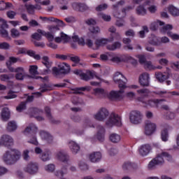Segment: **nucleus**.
<instances>
[{
    "label": "nucleus",
    "instance_id": "obj_1",
    "mask_svg": "<svg viewBox=\"0 0 179 179\" xmlns=\"http://www.w3.org/2000/svg\"><path fill=\"white\" fill-rule=\"evenodd\" d=\"M94 118L97 121H106V125L108 128H111L115 125L116 127H121L122 122H121V117L116 113H112L110 115V112L106 108H101L98 112L94 115Z\"/></svg>",
    "mask_w": 179,
    "mask_h": 179
},
{
    "label": "nucleus",
    "instance_id": "obj_2",
    "mask_svg": "<svg viewBox=\"0 0 179 179\" xmlns=\"http://www.w3.org/2000/svg\"><path fill=\"white\" fill-rule=\"evenodd\" d=\"M113 80L116 85H118L120 90L119 91H111L108 97L110 100H121L122 94H124V89H127L128 80L120 72H116L113 76Z\"/></svg>",
    "mask_w": 179,
    "mask_h": 179
},
{
    "label": "nucleus",
    "instance_id": "obj_3",
    "mask_svg": "<svg viewBox=\"0 0 179 179\" xmlns=\"http://www.w3.org/2000/svg\"><path fill=\"white\" fill-rule=\"evenodd\" d=\"M137 93L140 96L137 98L138 101H141V103H143V104H145V106L155 107V106L162 104L163 101H166V99H164L148 101L146 99L149 97V93H150V91H149V90L146 88H143L137 90Z\"/></svg>",
    "mask_w": 179,
    "mask_h": 179
},
{
    "label": "nucleus",
    "instance_id": "obj_4",
    "mask_svg": "<svg viewBox=\"0 0 179 179\" xmlns=\"http://www.w3.org/2000/svg\"><path fill=\"white\" fill-rule=\"evenodd\" d=\"M20 151L15 148L10 149L5 152L3 155V162L7 166H12L16 164L20 160Z\"/></svg>",
    "mask_w": 179,
    "mask_h": 179
},
{
    "label": "nucleus",
    "instance_id": "obj_5",
    "mask_svg": "<svg viewBox=\"0 0 179 179\" xmlns=\"http://www.w3.org/2000/svg\"><path fill=\"white\" fill-rule=\"evenodd\" d=\"M37 131H38V128L34 124H31L24 131V134L26 136H32L28 142L29 143H31L32 145H35L37 146L38 145V141H37V137H36V134H37Z\"/></svg>",
    "mask_w": 179,
    "mask_h": 179
},
{
    "label": "nucleus",
    "instance_id": "obj_6",
    "mask_svg": "<svg viewBox=\"0 0 179 179\" xmlns=\"http://www.w3.org/2000/svg\"><path fill=\"white\" fill-rule=\"evenodd\" d=\"M123 5H125V1L120 0L117 3L114 4L113 6V9L114 10V16L115 17H117V19H122V17H125V15H127V10H131V9H134V8L131 6H127L122 10V15L118 13V9L121 8V6H123Z\"/></svg>",
    "mask_w": 179,
    "mask_h": 179
},
{
    "label": "nucleus",
    "instance_id": "obj_7",
    "mask_svg": "<svg viewBox=\"0 0 179 179\" xmlns=\"http://www.w3.org/2000/svg\"><path fill=\"white\" fill-rule=\"evenodd\" d=\"M58 67L52 68V73L55 76H59V75H66L71 72V66L66 63H59L57 65Z\"/></svg>",
    "mask_w": 179,
    "mask_h": 179
},
{
    "label": "nucleus",
    "instance_id": "obj_8",
    "mask_svg": "<svg viewBox=\"0 0 179 179\" xmlns=\"http://www.w3.org/2000/svg\"><path fill=\"white\" fill-rule=\"evenodd\" d=\"M38 163L31 162L23 168V170L30 176H36L38 173Z\"/></svg>",
    "mask_w": 179,
    "mask_h": 179
},
{
    "label": "nucleus",
    "instance_id": "obj_9",
    "mask_svg": "<svg viewBox=\"0 0 179 179\" xmlns=\"http://www.w3.org/2000/svg\"><path fill=\"white\" fill-rule=\"evenodd\" d=\"M72 40L73 43H78L80 45H93V41L90 38H85V36L79 37L78 35H74L72 36Z\"/></svg>",
    "mask_w": 179,
    "mask_h": 179
},
{
    "label": "nucleus",
    "instance_id": "obj_10",
    "mask_svg": "<svg viewBox=\"0 0 179 179\" xmlns=\"http://www.w3.org/2000/svg\"><path fill=\"white\" fill-rule=\"evenodd\" d=\"M130 122L131 124H138L142 122V113L138 110H132L130 113Z\"/></svg>",
    "mask_w": 179,
    "mask_h": 179
},
{
    "label": "nucleus",
    "instance_id": "obj_11",
    "mask_svg": "<svg viewBox=\"0 0 179 179\" xmlns=\"http://www.w3.org/2000/svg\"><path fill=\"white\" fill-rule=\"evenodd\" d=\"M40 136L42 141L48 143V145H52L54 143V136L50 134V132L42 130L40 131Z\"/></svg>",
    "mask_w": 179,
    "mask_h": 179
},
{
    "label": "nucleus",
    "instance_id": "obj_12",
    "mask_svg": "<svg viewBox=\"0 0 179 179\" xmlns=\"http://www.w3.org/2000/svg\"><path fill=\"white\" fill-rule=\"evenodd\" d=\"M86 24L90 26L89 30L93 34H97V33H100V28L96 25V20L93 18H89L85 20Z\"/></svg>",
    "mask_w": 179,
    "mask_h": 179
},
{
    "label": "nucleus",
    "instance_id": "obj_13",
    "mask_svg": "<svg viewBox=\"0 0 179 179\" xmlns=\"http://www.w3.org/2000/svg\"><path fill=\"white\" fill-rule=\"evenodd\" d=\"M0 141L2 146H5V148H10V146H13L14 141L13 138L8 134H4L1 136L0 138Z\"/></svg>",
    "mask_w": 179,
    "mask_h": 179
},
{
    "label": "nucleus",
    "instance_id": "obj_14",
    "mask_svg": "<svg viewBox=\"0 0 179 179\" xmlns=\"http://www.w3.org/2000/svg\"><path fill=\"white\" fill-rule=\"evenodd\" d=\"M164 159H162V157H156L152 160H151L148 166V170H155L157 166L160 164H164Z\"/></svg>",
    "mask_w": 179,
    "mask_h": 179
},
{
    "label": "nucleus",
    "instance_id": "obj_15",
    "mask_svg": "<svg viewBox=\"0 0 179 179\" xmlns=\"http://www.w3.org/2000/svg\"><path fill=\"white\" fill-rule=\"evenodd\" d=\"M67 145L72 155H78V153L80 152V145H79V143H76V141L70 140L67 143Z\"/></svg>",
    "mask_w": 179,
    "mask_h": 179
},
{
    "label": "nucleus",
    "instance_id": "obj_16",
    "mask_svg": "<svg viewBox=\"0 0 179 179\" xmlns=\"http://www.w3.org/2000/svg\"><path fill=\"white\" fill-rule=\"evenodd\" d=\"M57 159L59 160V162H62V163H65L66 164H68V162H69V154L66 152L64 150H61L57 152L56 155Z\"/></svg>",
    "mask_w": 179,
    "mask_h": 179
},
{
    "label": "nucleus",
    "instance_id": "obj_17",
    "mask_svg": "<svg viewBox=\"0 0 179 179\" xmlns=\"http://www.w3.org/2000/svg\"><path fill=\"white\" fill-rule=\"evenodd\" d=\"M94 77L96 78V79H99V80H101V78L98 76L96 72L90 71H88L86 73L83 72V73L81 74L80 79L87 82V80H90V79H93V78Z\"/></svg>",
    "mask_w": 179,
    "mask_h": 179
},
{
    "label": "nucleus",
    "instance_id": "obj_18",
    "mask_svg": "<svg viewBox=\"0 0 179 179\" xmlns=\"http://www.w3.org/2000/svg\"><path fill=\"white\" fill-rule=\"evenodd\" d=\"M156 131V124L152 123L150 121L145 122V134L148 136L153 135Z\"/></svg>",
    "mask_w": 179,
    "mask_h": 179
},
{
    "label": "nucleus",
    "instance_id": "obj_19",
    "mask_svg": "<svg viewBox=\"0 0 179 179\" xmlns=\"http://www.w3.org/2000/svg\"><path fill=\"white\" fill-rule=\"evenodd\" d=\"M167 71L162 73L158 72L155 73V78L158 82L160 83H163V82L167 80L169 78H170V69L169 68L166 69Z\"/></svg>",
    "mask_w": 179,
    "mask_h": 179
},
{
    "label": "nucleus",
    "instance_id": "obj_20",
    "mask_svg": "<svg viewBox=\"0 0 179 179\" xmlns=\"http://www.w3.org/2000/svg\"><path fill=\"white\" fill-rule=\"evenodd\" d=\"M73 10L77 12H85V10H89V6L84 3H77L74 2L71 4Z\"/></svg>",
    "mask_w": 179,
    "mask_h": 179
},
{
    "label": "nucleus",
    "instance_id": "obj_21",
    "mask_svg": "<svg viewBox=\"0 0 179 179\" xmlns=\"http://www.w3.org/2000/svg\"><path fill=\"white\" fill-rule=\"evenodd\" d=\"M150 83V76L148 73H143L139 76V83L141 86L148 87Z\"/></svg>",
    "mask_w": 179,
    "mask_h": 179
},
{
    "label": "nucleus",
    "instance_id": "obj_22",
    "mask_svg": "<svg viewBox=\"0 0 179 179\" xmlns=\"http://www.w3.org/2000/svg\"><path fill=\"white\" fill-rule=\"evenodd\" d=\"M96 129H97L96 138L98 141H99L100 142H103L104 138L106 136V129L104 128L103 126L99 124L96 127Z\"/></svg>",
    "mask_w": 179,
    "mask_h": 179
},
{
    "label": "nucleus",
    "instance_id": "obj_23",
    "mask_svg": "<svg viewBox=\"0 0 179 179\" xmlns=\"http://www.w3.org/2000/svg\"><path fill=\"white\" fill-rule=\"evenodd\" d=\"M51 157H52V152L50 149H45L40 155V159L42 162H50Z\"/></svg>",
    "mask_w": 179,
    "mask_h": 179
},
{
    "label": "nucleus",
    "instance_id": "obj_24",
    "mask_svg": "<svg viewBox=\"0 0 179 179\" xmlns=\"http://www.w3.org/2000/svg\"><path fill=\"white\" fill-rule=\"evenodd\" d=\"M18 54H27L29 57H32L34 59H40V55H36V52L31 50H27L26 48H21L18 50Z\"/></svg>",
    "mask_w": 179,
    "mask_h": 179
},
{
    "label": "nucleus",
    "instance_id": "obj_25",
    "mask_svg": "<svg viewBox=\"0 0 179 179\" xmlns=\"http://www.w3.org/2000/svg\"><path fill=\"white\" fill-rule=\"evenodd\" d=\"M152 152V146L149 144H145L139 148V154L141 156H148Z\"/></svg>",
    "mask_w": 179,
    "mask_h": 179
},
{
    "label": "nucleus",
    "instance_id": "obj_26",
    "mask_svg": "<svg viewBox=\"0 0 179 179\" xmlns=\"http://www.w3.org/2000/svg\"><path fill=\"white\" fill-rule=\"evenodd\" d=\"M42 64L46 66L47 69H44L42 72L43 75H47V73H50V68H51V65L52 64V62L50 61V58L47 56H44L43 57V62Z\"/></svg>",
    "mask_w": 179,
    "mask_h": 179
},
{
    "label": "nucleus",
    "instance_id": "obj_27",
    "mask_svg": "<svg viewBox=\"0 0 179 179\" xmlns=\"http://www.w3.org/2000/svg\"><path fill=\"white\" fill-rule=\"evenodd\" d=\"M155 93V94H157V96H159V97H170V96H179V93L176 91H157Z\"/></svg>",
    "mask_w": 179,
    "mask_h": 179
},
{
    "label": "nucleus",
    "instance_id": "obj_28",
    "mask_svg": "<svg viewBox=\"0 0 179 179\" xmlns=\"http://www.w3.org/2000/svg\"><path fill=\"white\" fill-rule=\"evenodd\" d=\"M89 159L92 163H99L101 160V152H92L90 155Z\"/></svg>",
    "mask_w": 179,
    "mask_h": 179
},
{
    "label": "nucleus",
    "instance_id": "obj_29",
    "mask_svg": "<svg viewBox=\"0 0 179 179\" xmlns=\"http://www.w3.org/2000/svg\"><path fill=\"white\" fill-rule=\"evenodd\" d=\"M45 113L46 114V117L48 120H49L50 122L52 124H59V121L55 120L51 114V108L48 106L45 107Z\"/></svg>",
    "mask_w": 179,
    "mask_h": 179
},
{
    "label": "nucleus",
    "instance_id": "obj_30",
    "mask_svg": "<svg viewBox=\"0 0 179 179\" xmlns=\"http://www.w3.org/2000/svg\"><path fill=\"white\" fill-rule=\"evenodd\" d=\"M1 120L3 121H8L10 118V110L9 108L5 107L3 108L1 113Z\"/></svg>",
    "mask_w": 179,
    "mask_h": 179
},
{
    "label": "nucleus",
    "instance_id": "obj_31",
    "mask_svg": "<svg viewBox=\"0 0 179 179\" xmlns=\"http://www.w3.org/2000/svg\"><path fill=\"white\" fill-rule=\"evenodd\" d=\"M113 38H99L96 39L95 41L96 45H106V44H108V43H113Z\"/></svg>",
    "mask_w": 179,
    "mask_h": 179
},
{
    "label": "nucleus",
    "instance_id": "obj_32",
    "mask_svg": "<svg viewBox=\"0 0 179 179\" xmlns=\"http://www.w3.org/2000/svg\"><path fill=\"white\" fill-rule=\"evenodd\" d=\"M157 157H161V159H166L167 162H173V156L166 151H162L160 154H158Z\"/></svg>",
    "mask_w": 179,
    "mask_h": 179
},
{
    "label": "nucleus",
    "instance_id": "obj_33",
    "mask_svg": "<svg viewBox=\"0 0 179 179\" xmlns=\"http://www.w3.org/2000/svg\"><path fill=\"white\" fill-rule=\"evenodd\" d=\"M37 31L38 33H39V34H41L42 36H44L45 37H46V38L49 41H54V36L52 35V33L45 32V31H43L40 29H37Z\"/></svg>",
    "mask_w": 179,
    "mask_h": 179
},
{
    "label": "nucleus",
    "instance_id": "obj_34",
    "mask_svg": "<svg viewBox=\"0 0 179 179\" xmlns=\"http://www.w3.org/2000/svg\"><path fill=\"white\" fill-rule=\"evenodd\" d=\"M109 139L113 143H118L121 141V136L117 133L110 134Z\"/></svg>",
    "mask_w": 179,
    "mask_h": 179
},
{
    "label": "nucleus",
    "instance_id": "obj_35",
    "mask_svg": "<svg viewBox=\"0 0 179 179\" xmlns=\"http://www.w3.org/2000/svg\"><path fill=\"white\" fill-rule=\"evenodd\" d=\"M136 13V15H138V16H145L147 13V10L145 8V6L143 4H141L137 6Z\"/></svg>",
    "mask_w": 179,
    "mask_h": 179
},
{
    "label": "nucleus",
    "instance_id": "obj_36",
    "mask_svg": "<svg viewBox=\"0 0 179 179\" xmlns=\"http://www.w3.org/2000/svg\"><path fill=\"white\" fill-rule=\"evenodd\" d=\"M108 31H110V33H112L110 34V38H113V41H114V37H116V40H120L121 39V36L117 32H116L117 29H115V27H110L108 29Z\"/></svg>",
    "mask_w": 179,
    "mask_h": 179
},
{
    "label": "nucleus",
    "instance_id": "obj_37",
    "mask_svg": "<svg viewBox=\"0 0 179 179\" xmlns=\"http://www.w3.org/2000/svg\"><path fill=\"white\" fill-rule=\"evenodd\" d=\"M134 3H136L137 5H139L140 3H142V2H144L143 5L144 6H150L155 3V0H133Z\"/></svg>",
    "mask_w": 179,
    "mask_h": 179
},
{
    "label": "nucleus",
    "instance_id": "obj_38",
    "mask_svg": "<svg viewBox=\"0 0 179 179\" xmlns=\"http://www.w3.org/2000/svg\"><path fill=\"white\" fill-rule=\"evenodd\" d=\"M6 128L8 132H13V131L17 129V124H16V122L12 120L8 122Z\"/></svg>",
    "mask_w": 179,
    "mask_h": 179
},
{
    "label": "nucleus",
    "instance_id": "obj_39",
    "mask_svg": "<svg viewBox=\"0 0 179 179\" xmlns=\"http://www.w3.org/2000/svg\"><path fill=\"white\" fill-rule=\"evenodd\" d=\"M138 166L136 165V164L135 163H132V162H125L123 165H122V169L124 171L127 170H132V169H137Z\"/></svg>",
    "mask_w": 179,
    "mask_h": 179
},
{
    "label": "nucleus",
    "instance_id": "obj_40",
    "mask_svg": "<svg viewBox=\"0 0 179 179\" xmlns=\"http://www.w3.org/2000/svg\"><path fill=\"white\" fill-rule=\"evenodd\" d=\"M123 62H130L132 65H136V64H138L136 59H134L131 56H127L125 55H123Z\"/></svg>",
    "mask_w": 179,
    "mask_h": 179
},
{
    "label": "nucleus",
    "instance_id": "obj_41",
    "mask_svg": "<svg viewBox=\"0 0 179 179\" xmlns=\"http://www.w3.org/2000/svg\"><path fill=\"white\" fill-rule=\"evenodd\" d=\"M31 38H32V42L34 43V44L35 45H40V44L37 43L36 41H40V40H41V35H40V34L38 32L34 33L31 36Z\"/></svg>",
    "mask_w": 179,
    "mask_h": 179
},
{
    "label": "nucleus",
    "instance_id": "obj_42",
    "mask_svg": "<svg viewBox=\"0 0 179 179\" xmlns=\"http://www.w3.org/2000/svg\"><path fill=\"white\" fill-rule=\"evenodd\" d=\"M68 173V166H65L62 168L61 170L55 172V176L57 177H64V174Z\"/></svg>",
    "mask_w": 179,
    "mask_h": 179
},
{
    "label": "nucleus",
    "instance_id": "obj_43",
    "mask_svg": "<svg viewBox=\"0 0 179 179\" xmlns=\"http://www.w3.org/2000/svg\"><path fill=\"white\" fill-rule=\"evenodd\" d=\"M148 43L151 44V45H157V44L160 43V40H159L157 36H151L148 39Z\"/></svg>",
    "mask_w": 179,
    "mask_h": 179
},
{
    "label": "nucleus",
    "instance_id": "obj_44",
    "mask_svg": "<svg viewBox=\"0 0 179 179\" xmlns=\"http://www.w3.org/2000/svg\"><path fill=\"white\" fill-rule=\"evenodd\" d=\"M143 30L138 32V36L140 38H145L146 37L145 33H149V28L148 26H143Z\"/></svg>",
    "mask_w": 179,
    "mask_h": 179
},
{
    "label": "nucleus",
    "instance_id": "obj_45",
    "mask_svg": "<svg viewBox=\"0 0 179 179\" xmlns=\"http://www.w3.org/2000/svg\"><path fill=\"white\" fill-rule=\"evenodd\" d=\"M169 11L173 16H179V9L174 6H169Z\"/></svg>",
    "mask_w": 179,
    "mask_h": 179
},
{
    "label": "nucleus",
    "instance_id": "obj_46",
    "mask_svg": "<svg viewBox=\"0 0 179 179\" xmlns=\"http://www.w3.org/2000/svg\"><path fill=\"white\" fill-rule=\"evenodd\" d=\"M33 94L27 96V103H31L34 100V97H41V92H34Z\"/></svg>",
    "mask_w": 179,
    "mask_h": 179
},
{
    "label": "nucleus",
    "instance_id": "obj_47",
    "mask_svg": "<svg viewBox=\"0 0 179 179\" xmlns=\"http://www.w3.org/2000/svg\"><path fill=\"white\" fill-rule=\"evenodd\" d=\"M110 61H112V62H115V64H120V62H124V55L115 56L112 57Z\"/></svg>",
    "mask_w": 179,
    "mask_h": 179
},
{
    "label": "nucleus",
    "instance_id": "obj_48",
    "mask_svg": "<svg viewBox=\"0 0 179 179\" xmlns=\"http://www.w3.org/2000/svg\"><path fill=\"white\" fill-rule=\"evenodd\" d=\"M161 138L164 142H167L169 141V131H167L166 129H164V130L162 131Z\"/></svg>",
    "mask_w": 179,
    "mask_h": 179
},
{
    "label": "nucleus",
    "instance_id": "obj_49",
    "mask_svg": "<svg viewBox=\"0 0 179 179\" xmlns=\"http://www.w3.org/2000/svg\"><path fill=\"white\" fill-rule=\"evenodd\" d=\"M60 36L62 37V41H63L64 44H66V43H69L71 41V36H68L64 32H61Z\"/></svg>",
    "mask_w": 179,
    "mask_h": 179
},
{
    "label": "nucleus",
    "instance_id": "obj_50",
    "mask_svg": "<svg viewBox=\"0 0 179 179\" xmlns=\"http://www.w3.org/2000/svg\"><path fill=\"white\" fill-rule=\"evenodd\" d=\"M144 68H145V69H148V71H153V70L156 69V66H155L153 65V64H152V62H150V61H147L144 64Z\"/></svg>",
    "mask_w": 179,
    "mask_h": 179
},
{
    "label": "nucleus",
    "instance_id": "obj_51",
    "mask_svg": "<svg viewBox=\"0 0 179 179\" xmlns=\"http://www.w3.org/2000/svg\"><path fill=\"white\" fill-rule=\"evenodd\" d=\"M86 87H77L75 89H73V94H82V92H85L87 90Z\"/></svg>",
    "mask_w": 179,
    "mask_h": 179
},
{
    "label": "nucleus",
    "instance_id": "obj_52",
    "mask_svg": "<svg viewBox=\"0 0 179 179\" xmlns=\"http://www.w3.org/2000/svg\"><path fill=\"white\" fill-rule=\"evenodd\" d=\"M73 104H74V106H79L80 104H83V101L80 99H79V97L78 96H73L71 100Z\"/></svg>",
    "mask_w": 179,
    "mask_h": 179
},
{
    "label": "nucleus",
    "instance_id": "obj_53",
    "mask_svg": "<svg viewBox=\"0 0 179 179\" xmlns=\"http://www.w3.org/2000/svg\"><path fill=\"white\" fill-rule=\"evenodd\" d=\"M45 170L48 173H52L55 170V165L54 164H49L45 166Z\"/></svg>",
    "mask_w": 179,
    "mask_h": 179
},
{
    "label": "nucleus",
    "instance_id": "obj_54",
    "mask_svg": "<svg viewBox=\"0 0 179 179\" xmlns=\"http://www.w3.org/2000/svg\"><path fill=\"white\" fill-rule=\"evenodd\" d=\"M37 69H38V67L37 66H30L29 73H31V75H38V71H37Z\"/></svg>",
    "mask_w": 179,
    "mask_h": 179
},
{
    "label": "nucleus",
    "instance_id": "obj_55",
    "mask_svg": "<svg viewBox=\"0 0 179 179\" xmlns=\"http://www.w3.org/2000/svg\"><path fill=\"white\" fill-rule=\"evenodd\" d=\"M27 12L29 13V15H34V12H35L34 5L29 4L27 6Z\"/></svg>",
    "mask_w": 179,
    "mask_h": 179
},
{
    "label": "nucleus",
    "instance_id": "obj_56",
    "mask_svg": "<svg viewBox=\"0 0 179 179\" xmlns=\"http://www.w3.org/2000/svg\"><path fill=\"white\" fill-rule=\"evenodd\" d=\"M170 30H173V25L169 24L164 26L162 28V33H169V31H171Z\"/></svg>",
    "mask_w": 179,
    "mask_h": 179
},
{
    "label": "nucleus",
    "instance_id": "obj_57",
    "mask_svg": "<svg viewBox=\"0 0 179 179\" xmlns=\"http://www.w3.org/2000/svg\"><path fill=\"white\" fill-rule=\"evenodd\" d=\"M0 26L1 29H8L9 25L8 24V22H6V20L0 18Z\"/></svg>",
    "mask_w": 179,
    "mask_h": 179
},
{
    "label": "nucleus",
    "instance_id": "obj_58",
    "mask_svg": "<svg viewBox=\"0 0 179 179\" xmlns=\"http://www.w3.org/2000/svg\"><path fill=\"white\" fill-rule=\"evenodd\" d=\"M78 166H79L80 170H83V171H86L89 170V166L83 162H80L78 163Z\"/></svg>",
    "mask_w": 179,
    "mask_h": 179
},
{
    "label": "nucleus",
    "instance_id": "obj_59",
    "mask_svg": "<svg viewBox=\"0 0 179 179\" xmlns=\"http://www.w3.org/2000/svg\"><path fill=\"white\" fill-rule=\"evenodd\" d=\"M29 153H30V151L28 150L23 151L22 157L26 162H29V160H30V155H29Z\"/></svg>",
    "mask_w": 179,
    "mask_h": 179
},
{
    "label": "nucleus",
    "instance_id": "obj_60",
    "mask_svg": "<svg viewBox=\"0 0 179 179\" xmlns=\"http://www.w3.org/2000/svg\"><path fill=\"white\" fill-rule=\"evenodd\" d=\"M23 110H26V102H21L17 107V111H18V113H22Z\"/></svg>",
    "mask_w": 179,
    "mask_h": 179
},
{
    "label": "nucleus",
    "instance_id": "obj_61",
    "mask_svg": "<svg viewBox=\"0 0 179 179\" xmlns=\"http://www.w3.org/2000/svg\"><path fill=\"white\" fill-rule=\"evenodd\" d=\"M107 8H108V6L106 3L100 4L96 7V10L97 12H101V10H106V9H107Z\"/></svg>",
    "mask_w": 179,
    "mask_h": 179
},
{
    "label": "nucleus",
    "instance_id": "obj_62",
    "mask_svg": "<svg viewBox=\"0 0 179 179\" xmlns=\"http://www.w3.org/2000/svg\"><path fill=\"white\" fill-rule=\"evenodd\" d=\"M0 80L2 82H8V80H10V75L1 74V75H0Z\"/></svg>",
    "mask_w": 179,
    "mask_h": 179
},
{
    "label": "nucleus",
    "instance_id": "obj_63",
    "mask_svg": "<svg viewBox=\"0 0 179 179\" xmlns=\"http://www.w3.org/2000/svg\"><path fill=\"white\" fill-rule=\"evenodd\" d=\"M167 36H169V37H171L172 40H179V35L177 34H173V32L171 31H168Z\"/></svg>",
    "mask_w": 179,
    "mask_h": 179
},
{
    "label": "nucleus",
    "instance_id": "obj_64",
    "mask_svg": "<svg viewBox=\"0 0 179 179\" xmlns=\"http://www.w3.org/2000/svg\"><path fill=\"white\" fill-rule=\"evenodd\" d=\"M10 31H11V36L13 38H16V37H19V36H20V33L16 29H12Z\"/></svg>",
    "mask_w": 179,
    "mask_h": 179
}]
</instances>
